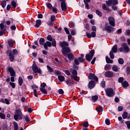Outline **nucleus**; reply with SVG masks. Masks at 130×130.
<instances>
[{"label": "nucleus", "instance_id": "f257e3e1", "mask_svg": "<svg viewBox=\"0 0 130 130\" xmlns=\"http://www.w3.org/2000/svg\"><path fill=\"white\" fill-rule=\"evenodd\" d=\"M59 46L62 48V53L64 56H67L68 53L71 52V49L68 47L69 46V43L66 41L60 42Z\"/></svg>", "mask_w": 130, "mask_h": 130}, {"label": "nucleus", "instance_id": "f03ea898", "mask_svg": "<svg viewBox=\"0 0 130 130\" xmlns=\"http://www.w3.org/2000/svg\"><path fill=\"white\" fill-rule=\"evenodd\" d=\"M39 43L42 46H44L45 49L47 50L48 47H51V42L49 41H47L45 43V39L44 38H41L39 40Z\"/></svg>", "mask_w": 130, "mask_h": 130}, {"label": "nucleus", "instance_id": "7ed1b4c3", "mask_svg": "<svg viewBox=\"0 0 130 130\" xmlns=\"http://www.w3.org/2000/svg\"><path fill=\"white\" fill-rule=\"evenodd\" d=\"M7 53L9 55V59L10 61H14L15 59V55L18 54V51L16 49H13L12 51L8 50Z\"/></svg>", "mask_w": 130, "mask_h": 130}, {"label": "nucleus", "instance_id": "20e7f679", "mask_svg": "<svg viewBox=\"0 0 130 130\" xmlns=\"http://www.w3.org/2000/svg\"><path fill=\"white\" fill-rule=\"evenodd\" d=\"M117 52V45L115 44L113 46L112 48V49L111 51L110 52V57L111 58V59H113L114 58V54L116 53Z\"/></svg>", "mask_w": 130, "mask_h": 130}, {"label": "nucleus", "instance_id": "39448f33", "mask_svg": "<svg viewBox=\"0 0 130 130\" xmlns=\"http://www.w3.org/2000/svg\"><path fill=\"white\" fill-rule=\"evenodd\" d=\"M7 71L10 73L11 82H15V77H14L16 76V73L14 71V69L11 67H8Z\"/></svg>", "mask_w": 130, "mask_h": 130}, {"label": "nucleus", "instance_id": "423d86ee", "mask_svg": "<svg viewBox=\"0 0 130 130\" xmlns=\"http://www.w3.org/2000/svg\"><path fill=\"white\" fill-rule=\"evenodd\" d=\"M15 120H21L23 118V115H22V112L20 110H16L15 114L14 116Z\"/></svg>", "mask_w": 130, "mask_h": 130}, {"label": "nucleus", "instance_id": "0eeeda50", "mask_svg": "<svg viewBox=\"0 0 130 130\" xmlns=\"http://www.w3.org/2000/svg\"><path fill=\"white\" fill-rule=\"evenodd\" d=\"M94 53H95V51L94 50H91L89 53L86 55L85 58L86 60L88 61H91L93 56H94Z\"/></svg>", "mask_w": 130, "mask_h": 130}, {"label": "nucleus", "instance_id": "6e6552de", "mask_svg": "<svg viewBox=\"0 0 130 130\" xmlns=\"http://www.w3.org/2000/svg\"><path fill=\"white\" fill-rule=\"evenodd\" d=\"M105 91L108 97H113L114 96V91L112 88H106Z\"/></svg>", "mask_w": 130, "mask_h": 130}, {"label": "nucleus", "instance_id": "1a4fd4ad", "mask_svg": "<svg viewBox=\"0 0 130 130\" xmlns=\"http://www.w3.org/2000/svg\"><path fill=\"white\" fill-rule=\"evenodd\" d=\"M72 74L73 75H71V78L74 79L76 82H79V81H80V77H78V72H77V70H73Z\"/></svg>", "mask_w": 130, "mask_h": 130}, {"label": "nucleus", "instance_id": "9d476101", "mask_svg": "<svg viewBox=\"0 0 130 130\" xmlns=\"http://www.w3.org/2000/svg\"><path fill=\"white\" fill-rule=\"evenodd\" d=\"M32 69L34 73H35V74H37V73H38L39 74H42L41 69H40V68L38 69V67L36 64L32 65Z\"/></svg>", "mask_w": 130, "mask_h": 130}, {"label": "nucleus", "instance_id": "9b49d317", "mask_svg": "<svg viewBox=\"0 0 130 130\" xmlns=\"http://www.w3.org/2000/svg\"><path fill=\"white\" fill-rule=\"evenodd\" d=\"M6 32V27H5V25L4 23H2L0 24V36H3Z\"/></svg>", "mask_w": 130, "mask_h": 130}, {"label": "nucleus", "instance_id": "f8f14e48", "mask_svg": "<svg viewBox=\"0 0 130 130\" xmlns=\"http://www.w3.org/2000/svg\"><path fill=\"white\" fill-rule=\"evenodd\" d=\"M108 21L110 25L114 27L115 26V20H114V18L113 17L110 16L108 18Z\"/></svg>", "mask_w": 130, "mask_h": 130}, {"label": "nucleus", "instance_id": "ddd939ff", "mask_svg": "<svg viewBox=\"0 0 130 130\" xmlns=\"http://www.w3.org/2000/svg\"><path fill=\"white\" fill-rule=\"evenodd\" d=\"M88 79H89V80H95V82H98L99 81L98 77L92 73H90L89 74Z\"/></svg>", "mask_w": 130, "mask_h": 130}, {"label": "nucleus", "instance_id": "4468645a", "mask_svg": "<svg viewBox=\"0 0 130 130\" xmlns=\"http://www.w3.org/2000/svg\"><path fill=\"white\" fill-rule=\"evenodd\" d=\"M105 29L108 33H111V32H113V31H114V28L110 25L106 26L105 27Z\"/></svg>", "mask_w": 130, "mask_h": 130}, {"label": "nucleus", "instance_id": "2eb2a0df", "mask_svg": "<svg viewBox=\"0 0 130 130\" xmlns=\"http://www.w3.org/2000/svg\"><path fill=\"white\" fill-rule=\"evenodd\" d=\"M60 2H61V7L62 11H64L67 10V4H66V0H59Z\"/></svg>", "mask_w": 130, "mask_h": 130}, {"label": "nucleus", "instance_id": "dca6fc26", "mask_svg": "<svg viewBox=\"0 0 130 130\" xmlns=\"http://www.w3.org/2000/svg\"><path fill=\"white\" fill-rule=\"evenodd\" d=\"M122 46L124 49V52H125V53H127L128 51H129V48H128V46H127V44L126 43H124L122 45Z\"/></svg>", "mask_w": 130, "mask_h": 130}, {"label": "nucleus", "instance_id": "f3484780", "mask_svg": "<svg viewBox=\"0 0 130 130\" xmlns=\"http://www.w3.org/2000/svg\"><path fill=\"white\" fill-rule=\"evenodd\" d=\"M88 87L89 89H93L95 87V81L94 80H91L89 82Z\"/></svg>", "mask_w": 130, "mask_h": 130}, {"label": "nucleus", "instance_id": "a211bd4d", "mask_svg": "<svg viewBox=\"0 0 130 130\" xmlns=\"http://www.w3.org/2000/svg\"><path fill=\"white\" fill-rule=\"evenodd\" d=\"M68 56V58L70 60H72V59H74V54L73 53H69L68 54H67V56Z\"/></svg>", "mask_w": 130, "mask_h": 130}, {"label": "nucleus", "instance_id": "6ab92c4d", "mask_svg": "<svg viewBox=\"0 0 130 130\" xmlns=\"http://www.w3.org/2000/svg\"><path fill=\"white\" fill-rule=\"evenodd\" d=\"M40 25H41V20L38 19L36 20V24L35 25L36 28H39L40 27Z\"/></svg>", "mask_w": 130, "mask_h": 130}, {"label": "nucleus", "instance_id": "aec40b11", "mask_svg": "<svg viewBox=\"0 0 130 130\" xmlns=\"http://www.w3.org/2000/svg\"><path fill=\"white\" fill-rule=\"evenodd\" d=\"M105 76L106 77H108V78H111V77L113 76V73L110 71L107 72L105 74Z\"/></svg>", "mask_w": 130, "mask_h": 130}, {"label": "nucleus", "instance_id": "412c9836", "mask_svg": "<svg viewBox=\"0 0 130 130\" xmlns=\"http://www.w3.org/2000/svg\"><path fill=\"white\" fill-rule=\"evenodd\" d=\"M122 86L123 88H124L125 89H126L127 87H128V83L126 81H124L122 83Z\"/></svg>", "mask_w": 130, "mask_h": 130}, {"label": "nucleus", "instance_id": "4be33fe9", "mask_svg": "<svg viewBox=\"0 0 130 130\" xmlns=\"http://www.w3.org/2000/svg\"><path fill=\"white\" fill-rule=\"evenodd\" d=\"M81 56L78 58V60H79L80 62H84L85 59L84 58V54H81Z\"/></svg>", "mask_w": 130, "mask_h": 130}, {"label": "nucleus", "instance_id": "5701e85b", "mask_svg": "<svg viewBox=\"0 0 130 130\" xmlns=\"http://www.w3.org/2000/svg\"><path fill=\"white\" fill-rule=\"evenodd\" d=\"M102 9H103L104 11H109V12H111V10L109 9V7H107L105 4H103Z\"/></svg>", "mask_w": 130, "mask_h": 130}, {"label": "nucleus", "instance_id": "b1692460", "mask_svg": "<svg viewBox=\"0 0 130 130\" xmlns=\"http://www.w3.org/2000/svg\"><path fill=\"white\" fill-rule=\"evenodd\" d=\"M106 60L107 63H113V60L109 58L108 56H106Z\"/></svg>", "mask_w": 130, "mask_h": 130}, {"label": "nucleus", "instance_id": "393cba45", "mask_svg": "<svg viewBox=\"0 0 130 130\" xmlns=\"http://www.w3.org/2000/svg\"><path fill=\"white\" fill-rule=\"evenodd\" d=\"M8 43L10 47H13V45H14V41H13V40H9Z\"/></svg>", "mask_w": 130, "mask_h": 130}, {"label": "nucleus", "instance_id": "a878e982", "mask_svg": "<svg viewBox=\"0 0 130 130\" xmlns=\"http://www.w3.org/2000/svg\"><path fill=\"white\" fill-rule=\"evenodd\" d=\"M47 68L48 71H49V73H53V72H54V70H53V68H51L49 65L47 66Z\"/></svg>", "mask_w": 130, "mask_h": 130}, {"label": "nucleus", "instance_id": "bb28decb", "mask_svg": "<svg viewBox=\"0 0 130 130\" xmlns=\"http://www.w3.org/2000/svg\"><path fill=\"white\" fill-rule=\"evenodd\" d=\"M96 111L98 112H101L103 111V107H102L101 106H99V107H96Z\"/></svg>", "mask_w": 130, "mask_h": 130}, {"label": "nucleus", "instance_id": "cd10ccee", "mask_svg": "<svg viewBox=\"0 0 130 130\" xmlns=\"http://www.w3.org/2000/svg\"><path fill=\"white\" fill-rule=\"evenodd\" d=\"M0 110H2V108L0 107ZM0 118L2 119H6V115L5 114L0 113Z\"/></svg>", "mask_w": 130, "mask_h": 130}, {"label": "nucleus", "instance_id": "c85d7f7f", "mask_svg": "<svg viewBox=\"0 0 130 130\" xmlns=\"http://www.w3.org/2000/svg\"><path fill=\"white\" fill-rule=\"evenodd\" d=\"M58 79L60 82H63V81H64V77L61 75L58 76Z\"/></svg>", "mask_w": 130, "mask_h": 130}, {"label": "nucleus", "instance_id": "c756f323", "mask_svg": "<svg viewBox=\"0 0 130 130\" xmlns=\"http://www.w3.org/2000/svg\"><path fill=\"white\" fill-rule=\"evenodd\" d=\"M18 83L20 86H22V85H23V79L22 78V77H19Z\"/></svg>", "mask_w": 130, "mask_h": 130}, {"label": "nucleus", "instance_id": "7c9ffc66", "mask_svg": "<svg viewBox=\"0 0 130 130\" xmlns=\"http://www.w3.org/2000/svg\"><path fill=\"white\" fill-rule=\"evenodd\" d=\"M95 14H96L98 16H99V17H102V12L99 11V10H95Z\"/></svg>", "mask_w": 130, "mask_h": 130}, {"label": "nucleus", "instance_id": "2f4dec72", "mask_svg": "<svg viewBox=\"0 0 130 130\" xmlns=\"http://www.w3.org/2000/svg\"><path fill=\"white\" fill-rule=\"evenodd\" d=\"M11 6L13 7V8H16L17 7V3H16V1L15 0H13L11 2Z\"/></svg>", "mask_w": 130, "mask_h": 130}, {"label": "nucleus", "instance_id": "473e14b6", "mask_svg": "<svg viewBox=\"0 0 130 130\" xmlns=\"http://www.w3.org/2000/svg\"><path fill=\"white\" fill-rule=\"evenodd\" d=\"M107 6L108 7H111L112 5V0H108V1H107L106 2Z\"/></svg>", "mask_w": 130, "mask_h": 130}, {"label": "nucleus", "instance_id": "72a5a7b5", "mask_svg": "<svg viewBox=\"0 0 130 130\" xmlns=\"http://www.w3.org/2000/svg\"><path fill=\"white\" fill-rule=\"evenodd\" d=\"M92 100L94 101V102H96L97 100H98V95H93L91 98Z\"/></svg>", "mask_w": 130, "mask_h": 130}, {"label": "nucleus", "instance_id": "f704fd0d", "mask_svg": "<svg viewBox=\"0 0 130 130\" xmlns=\"http://www.w3.org/2000/svg\"><path fill=\"white\" fill-rule=\"evenodd\" d=\"M118 63L119 64H123V63H124V60H123V59L122 58H119L118 59Z\"/></svg>", "mask_w": 130, "mask_h": 130}, {"label": "nucleus", "instance_id": "c9c22d12", "mask_svg": "<svg viewBox=\"0 0 130 130\" xmlns=\"http://www.w3.org/2000/svg\"><path fill=\"white\" fill-rule=\"evenodd\" d=\"M112 70L114 72H117L118 71V67L116 65H114L113 66Z\"/></svg>", "mask_w": 130, "mask_h": 130}, {"label": "nucleus", "instance_id": "e433bc0d", "mask_svg": "<svg viewBox=\"0 0 130 130\" xmlns=\"http://www.w3.org/2000/svg\"><path fill=\"white\" fill-rule=\"evenodd\" d=\"M112 5H113V6L118 5V1L117 0H112Z\"/></svg>", "mask_w": 130, "mask_h": 130}, {"label": "nucleus", "instance_id": "4c0bfd02", "mask_svg": "<svg viewBox=\"0 0 130 130\" xmlns=\"http://www.w3.org/2000/svg\"><path fill=\"white\" fill-rule=\"evenodd\" d=\"M13 125L14 127V130H18V123L16 122H14L13 123Z\"/></svg>", "mask_w": 130, "mask_h": 130}, {"label": "nucleus", "instance_id": "58836bf2", "mask_svg": "<svg viewBox=\"0 0 130 130\" xmlns=\"http://www.w3.org/2000/svg\"><path fill=\"white\" fill-rule=\"evenodd\" d=\"M84 3L85 5V8L87 10H89L90 9V7L89 6V4H88V2H86V0H84Z\"/></svg>", "mask_w": 130, "mask_h": 130}, {"label": "nucleus", "instance_id": "ea45409f", "mask_svg": "<svg viewBox=\"0 0 130 130\" xmlns=\"http://www.w3.org/2000/svg\"><path fill=\"white\" fill-rule=\"evenodd\" d=\"M127 112H124L123 114H122V117L124 119H125V118H127Z\"/></svg>", "mask_w": 130, "mask_h": 130}, {"label": "nucleus", "instance_id": "a19ab883", "mask_svg": "<svg viewBox=\"0 0 130 130\" xmlns=\"http://www.w3.org/2000/svg\"><path fill=\"white\" fill-rule=\"evenodd\" d=\"M46 5L48 9H50V10H51V8H52V5H51V4H50V3H47Z\"/></svg>", "mask_w": 130, "mask_h": 130}, {"label": "nucleus", "instance_id": "79ce46f5", "mask_svg": "<svg viewBox=\"0 0 130 130\" xmlns=\"http://www.w3.org/2000/svg\"><path fill=\"white\" fill-rule=\"evenodd\" d=\"M40 91L43 93V94H47V91H46V89L41 88Z\"/></svg>", "mask_w": 130, "mask_h": 130}, {"label": "nucleus", "instance_id": "37998d69", "mask_svg": "<svg viewBox=\"0 0 130 130\" xmlns=\"http://www.w3.org/2000/svg\"><path fill=\"white\" fill-rule=\"evenodd\" d=\"M51 45H52V46H53L54 47H56V41H55V39H53L52 41Z\"/></svg>", "mask_w": 130, "mask_h": 130}, {"label": "nucleus", "instance_id": "c03bdc74", "mask_svg": "<svg viewBox=\"0 0 130 130\" xmlns=\"http://www.w3.org/2000/svg\"><path fill=\"white\" fill-rule=\"evenodd\" d=\"M7 6V2L6 1H3L2 2V7L5 8Z\"/></svg>", "mask_w": 130, "mask_h": 130}, {"label": "nucleus", "instance_id": "a18cd8bd", "mask_svg": "<svg viewBox=\"0 0 130 130\" xmlns=\"http://www.w3.org/2000/svg\"><path fill=\"white\" fill-rule=\"evenodd\" d=\"M66 84H67L68 85H71L72 83H74V82L73 81L71 82V80L69 78L66 80Z\"/></svg>", "mask_w": 130, "mask_h": 130}, {"label": "nucleus", "instance_id": "49530a36", "mask_svg": "<svg viewBox=\"0 0 130 130\" xmlns=\"http://www.w3.org/2000/svg\"><path fill=\"white\" fill-rule=\"evenodd\" d=\"M51 22H54L55 21V16L51 15L50 17Z\"/></svg>", "mask_w": 130, "mask_h": 130}, {"label": "nucleus", "instance_id": "de8ad7c7", "mask_svg": "<svg viewBox=\"0 0 130 130\" xmlns=\"http://www.w3.org/2000/svg\"><path fill=\"white\" fill-rule=\"evenodd\" d=\"M47 38V40H49V41H52L53 40V39H52V37L51 35H48Z\"/></svg>", "mask_w": 130, "mask_h": 130}, {"label": "nucleus", "instance_id": "09e8293b", "mask_svg": "<svg viewBox=\"0 0 130 130\" xmlns=\"http://www.w3.org/2000/svg\"><path fill=\"white\" fill-rule=\"evenodd\" d=\"M101 87H102V88H105V86H106L105 81H102L101 83Z\"/></svg>", "mask_w": 130, "mask_h": 130}, {"label": "nucleus", "instance_id": "8fccbe9b", "mask_svg": "<svg viewBox=\"0 0 130 130\" xmlns=\"http://www.w3.org/2000/svg\"><path fill=\"white\" fill-rule=\"evenodd\" d=\"M125 124L127 125V128L130 129V121H126Z\"/></svg>", "mask_w": 130, "mask_h": 130}, {"label": "nucleus", "instance_id": "3c124183", "mask_svg": "<svg viewBox=\"0 0 130 130\" xmlns=\"http://www.w3.org/2000/svg\"><path fill=\"white\" fill-rule=\"evenodd\" d=\"M83 126L84 127H88V126H89V123H88V121H85L83 123Z\"/></svg>", "mask_w": 130, "mask_h": 130}, {"label": "nucleus", "instance_id": "603ef678", "mask_svg": "<svg viewBox=\"0 0 130 130\" xmlns=\"http://www.w3.org/2000/svg\"><path fill=\"white\" fill-rule=\"evenodd\" d=\"M51 9L55 14H57V9L55 7H53L51 8Z\"/></svg>", "mask_w": 130, "mask_h": 130}, {"label": "nucleus", "instance_id": "864d4df0", "mask_svg": "<svg viewBox=\"0 0 130 130\" xmlns=\"http://www.w3.org/2000/svg\"><path fill=\"white\" fill-rule=\"evenodd\" d=\"M55 74L56 76H58V75H61V73L60 72V71H58V70H55Z\"/></svg>", "mask_w": 130, "mask_h": 130}, {"label": "nucleus", "instance_id": "5fc2aeb1", "mask_svg": "<svg viewBox=\"0 0 130 130\" xmlns=\"http://www.w3.org/2000/svg\"><path fill=\"white\" fill-rule=\"evenodd\" d=\"M10 86H12V87L13 89H15V88L16 87V84H15V83L10 82Z\"/></svg>", "mask_w": 130, "mask_h": 130}, {"label": "nucleus", "instance_id": "6e6d98bb", "mask_svg": "<svg viewBox=\"0 0 130 130\" xmlns=\"http://www.w3.org/2000/svg\"><path fill=\"white\" fill-rule=\"evenodd\" d=\"M124 81V78L123 77H120L118 79L119 83H122Z\"/></svg>", "mask_w": 130, "mask_h": 130}, {"label": "nucleus", "instance_id": "4d7b16f0", "mask_svg": "<svg viewBox=\"0 0 130 130\" xmlns=\"http://www.w3.org/2000/svg\"><path fill=\"white\" fill-rule=\"evenodd\" d=\"M74 62L77 66H79V64H80V62H79V60H78V59H75Z\"/></svg>", "mask_w": 130, "mask_h": 130}, {"label": "nucleus", "instance_id": "13d9d810", "mask_svg": "<svg viewBox=\"0 0 130 130\" xmlns=\"http://www.w3.org/2000/svg\"><path fill=\"white\" fill-rule=\"evenodd\" d=\"M64 30L67 34H70V31L69 30V29L68 28L64 27Z\"/></svg>", "mask_w": 130, "mask_h": 130}, {"label": "nucleus", "instance_id": "bf43d9fd", "mask_svg": "<svg viewBox=\"0 0 130 130\" xmlns=\"http://www.w3.org/2000/svg\"><path fill=\"white\" fill-rule=\"evenodd\" d=\"M112 9H113L114 11H117V6L113 5L112 6Z\"/></svg>", "mask_w": 130, "mask_h": 130}, {"label": "nucleus", "instance_id": "052dcab7", "mask_svg": "<svg viewBox=\"0 0 130 130\" xmlns=\"http://www.w3.org/2000/svg\"><path fill=\"white\" fill-rule=\"evenodd\" d=\"M91 37H96V32L95 31H92L91 32Z\"/></svg>", "mask_w": 130, "mask_h": 130}, {"label": "nucleus", "instance_id": "680f3d73", "mask_svg": "<svg viewBox=\"0 0 130 130\" xmlns=\"http://www.w3.org/2000/svg\"><path fill=\"white\" fill-rule=\"evenodd\" d=\"M105 122L107 125H109V124H110V120L108 119H106Z\"/></svg>", "mask_w": 130, "mask_h": 130}, {"label": "nucleus", "instance_id": "e2e57ef3", "mask_svg": "<svg viewBox=\"0 0 130 130\" xmlns=\"http://www.w3.org/2000/svg\"><path fill=\"white\" fill-rule=\"evenodd\" d=\"M5 103L7 104L8 105L10 104V101H9V100H8V99H5Z\"/></svg>", "mask_w": 130, "mask_h": 130}, {"label": "nucleus", "instance_id": "0e129e2a", "mask_svg": "<svg viewBox=\"0 0 130 130\" xmlns=\"http://www.w3.org/2000/svg\"><path fill=\"white\" fill-rule=\"evenodd\" d=\"M125 35H127V36H130V30L129 29H127V30H126Z\"/></svg>", "mask_w": 130, "mask_h": 130}, {"label": "nucleus", "instance_id": "69168bd1", "mask_svg": "<svg viewBox=\"0 0 130 130\" xmlns=\"http://www.w3.org/2000/svg\"><path fill=\"white\" fill-rule=\"evenodd\" d=\"M46 86V83H43L42 84H41V88H45Z\"/></svg>", "mask_w": 130, "mask_h": 130}, {"label": "nucleus", "instance_id": "338daca9", "mask_svg": "<svg viewBox=\"0 0 130 130\" xmlns=\"http://www.w3.org/2000/svg\"><path fill=\"white\" fill-rule=\"evenodd\" d=\"M10 29H11V30H15L16 29V25H12L10 27Z\"/></svg>", "mask_w": 130, "mask_h": 130}, {"label": "nucleus", "instance_id": "774afa93", "mask_svg": "<svg viewBox=\"0 0 130 130\" xmlns=\"http://www.w3.org/2000/svg\"><path fill=\"white\" fill-rule=\"evenodd\" d=\"M58 92L60 94H63V93H64L63 90H62V89H59L58 90Z\"/></svg>", "mask_w": 130, "mask_h": 130}]
</instances>
